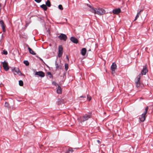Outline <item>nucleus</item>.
Masks as SVG:
<instances>
[{
    "instance_id": "1",
    "label": "nucleus",
    "mask_w": 153,
    "mask_h": 153,
    "mask_svg": "<svg viewBox=\"0 0 153 153\" xmlns=\"http://www.w3.org/2000/svg\"><path fill=\"white\" fill-rule=\"evenodd\" d=\"M91 11L92 12L99 15H102L105 13L104 10L102 8H99L98 9L96 8H92Z\"/></svg>"
},
{
    "instance_id": "2",
    "label": "nucleus",
    "mask_w": 153,
    "mask_h": 153,
    "mask_svg": "<svg viewBox=\"0 0 153 153\" xmlns=\"http://www.w3.org/2000/svg\"><path fill=\"white\" fill-rule=\"evenodd\" d=\"M148 109L149 107L147 106L146 108L145 111H144L143 113L139 117V119L141 122H143L145 120L146 117V115L147 113Z\"/></svg>"
},
{
    "instance_id": "3",
    "label": "nucleus",
    "mask_w": 153,
    "mask_h": 153,
    "mask_svg": "<svg viewBox=\"0 0 153 153\" xmlns=\"http://www.w3.org/2000/svg\"><path fill=\"white\" fill-rule=\"evenodd\" d=\"M140 78L141 75H140L137 76L136 79V84L137 87V88L141 87L143 85L140 82Z\"/></svg>"
},
{
    "instance_id": "4",
    "label": "nucleus",
    "mask_w": 153,
    "mask_h": 153,
    "mask_svg": "<svg viewBox=\"0 0 153 153\" xmlns=\"http://www.w3.org/2000/svg\"><path fill=\"white\" fill-rule=\"evenodd\" d=\"M12 72L14 73V74H16L15 73H16L17 74H18L19 76L22 75H24L22 74L21 72L19 70V68H13L12 69Z\"/></svg>"
},
{
    "instance_id": "5",
    "label": "nucleus",
    "mask_w": 153,
    "mask_h": 153,
    "mask_svg": "<svg viewBox=\"0 0 153 153\" xmlns=\"http://www.w3.org/2000/svg\"><path fill=\"white\" fill-rule=\"evenodd\" d=\"M91 114H85L83 116L82 118L81 119L82 122H84L88 120L89 118L91 117Z\"/></svg>"
},
{
    "instance_id": "6",
    "label": "nucleus",
    "mask_w": 153,
    "mask_h": 153,
    "mask_svg": "<svg viewBox=\"0 0 153 153\" xmlns=\"http://www.w3.org/2000/svg\"><path fill=\"white\" fill-rule=\"evenodd\" d=\"M58 38L61 40H63L65 41L67 39L66 35L63 33H61L58 37Z\"/></svg>"
},
{
    "instance_id": "7",
    "label": "nucleus",
    "mask_w": 153,
    "mask_h": 153,
    "mask_svg": "<svg viewBox=\"0 0 153 153\" xmlns=\"http://www.w3.org/2000/svg\"><path fill=\"white\" fill-rule=\"evenodd\" d=\"M59 53L58 56L59 57L62 56L63 53V48L62 45H59L58 47Z\"/></svg>"
},
{
    "instance_id": "8",
    "label": "nucleus",
    "mask_w": 153,
    "mask_h": 153,
    "mask_svg": "<svg viewBox=\"0 0 153 153\" xmlns=\"http://www.w3.org/2000/svg\"><path fill=\"white\" fill-rule=\"evenodd\" d=\"M2 63H3V67L4 68V69L6 71H8L9 69V67L7 63L4 61L2 62Z\"/></svg>"
},
{
    "instance_id": "9",
    "label": "nucleus",
    "mask_w": 153,
    "mask_h": 153,
    "mask_svg": "<svg viewBox=\"0 0 153 153\" xmlns=\"http://www.w3.org/2000/svg\"><path fill=\"white\" fill-rule=\"evenodd\" d=\"M35 75H38L41 77H44L45 76V73L42 71L36 72Z\"/></svg>"
},
{
    "instance_id": "10",
    "label": "nucleus",
    "mask_w": 153,
    "mask_h": 153,
    "mask_svg": "<svg viewBox=\"0 0 153 153\" xmlns=\"http://www.w3.org/2000/svg\"><path fill=\"white\" fill-rule=\"evenodd\" d=\"M117 68V65L114 63H113L111 66V69L112 71V73L113 74L115 73V70Z\"/></svg>"
},
{
    "instance_id": "11",
    "label": "nucleus",
    "mask_w": 153,
    "mask_h": 153,
    "mask_svg": "<svg viewBox=\"0 0 153 153\" xmlns=\"http://www.w3.org/2000/svg\"><path fill=\"white\" fill-rule=\"evenodd\" d=\"M0 24L1 26L2 27L3 32H5L6 31L5 30V25H4V22L3 20H1L0 21Z\"/></svg>"
},
{
    "instance_id": "12",
    "label": "nucleus",
    "mask_w": 153,
    "mask_h": 153,
    "mask_svg": "<svg viewBox=\"0 0 153 153\" xmlns=\"http://www.w3.org/2000/svg\"><path fill=\"white\" fill-rule=\"evenodd\" d=\"M148 72V70L146 68H144L141 71V74H140L139 75H141V77L143 75H145Z\"/></svg>"
},
{
    "instance_id": "13",
    "label": "nucleus",
    "mask_w": 153,
    "mask_h": 153,
    "mask_svg": "<svg viewBox=\"0 0 153 153\" xmlns=\"http://www.w3.org/2000/svg\"><path fill=\"white\" fill-rule=\"evenodd\" d=\"M70 40L72 42L75 44L77 43L78 42V40L76 38L73 36L71 37Z\"/></svg>"
},
{
    "instance_id": "14",
    "label": "nucleus",
    "mask_w": 153,
    "mask_h": 153,
    "mask_svg": "<svg viewBox=\"0 0 153 153\" xmlns=\"http://www.w3.org/2000/svg\"><path fill=\"white\" fill-rule=\"evenodd\" d=\"M121 12V10L120 8H118L117 9H114L113 10V13L115 14H117Z\"/></svg>"
},
{
    "instance_id": "15",
    "label": "nucleus",
    "mask_w": 153,
    "mask_h": 153,
    "mask_svg": "<svg viewBox=\"0 0 153 153\" xmlns=\"http://www.w3.org/2000/svg\"><path fill=\"white\" fill-rule=\"evenodd\" d=\"M86 52V50L85 48H82L81 51V53L82 56L85 55Z\"/></svg>"
},
{
    "instance_id": "16",
    "label": "nucleus",
    "mask_w": 153,
    "mask_h": 153,
    "mask_svg": "<svg viewBox=\"0 0 153 153\" xmlns=\"http://www.w3.org/2000/svg\"><path fill=\"white\" fill-rule=\"evenodd\" d=\"M56 92L58 94H61L62 93L61 88L59 86H58V88L56 90Z\"/></svg>"
},
{
    "instance_id": "17",
    "label": "nucleus",
    "mask_w": 153,
    "mask_h": 153,
    "mask_svg": "<svg viewBox=\"0 0 153 153\" xmlns=\"http://www.w3.org/2000/svg\"><path fill=\"white\" fill-rule=\"evenodd\" d=\"M64 103V101L63 100L59 99L57 102V104L58 105H61Z\"/></svg>"
},
{
    "instance_id": "18",
    "label": "nucleus",
    "mask_w": 153,
    "mask_h": 153,
    "mask_svg": "<svg viewBox=\"0 0 153 153\" xmlns=\"http://www.w3.org/2000/svg\"><path fill=\"white\" fill-rule=\"evenodd\" d=\"M28 51L32 55H35L36 54V53L30 48H29Z\"/></svg>"
},
{
    "instance_id": "19",
    "label": "nucleus",
    "mask_w": 153,
    "mask_h": 153,
    "mask_svg": "<svg viewBox=\"0 0 153 153\" xmlns=\"http://www.w3.org/2000/svg\"><path fill=\"white\" fill-rule=\"evenodd\" d=\"M40 7L42 8L44 10H46L48 8L45 4H43L40 6Z\"/></svg>"
},
{
    "instance_id": "20",
    "label": "nucleus",
    "mask_w": 153,
    "mask_h": 153,
    "mask_svg": "<svg viewBox=\"0 0 153 153\" xmlns=\"http://www.w3.org/2000/svg\"><path fill=\"white\" fill-rule=\"evenodd\" d=\"M46 6H47L48 7H49L51 6V4L50 2L48 0L46 2Z\"/></svg>"
},
{
    "instance_id": "21",
    "label": "nucleus",
    "mask_w": 153,
    "mask_h": 153,
    "mask_svg": "<svg viewBox=\"0 0 153 153\" xmlns=\"http://www.w3.org/2000/svg\"><path fill=\"white\" fill-rule=\"evenodd\" d=\"M47 76H48L50 78H52L53 77V75L51 74V73L50 72H48L47 73Z\"/></svg>"
},
{
    "instance_id": "22",
    "label": "nucleus",
    "mask_w": 153,
    "mask_h": 153,
    "mask_svg": "<svg viewBox=\"0 0 153 153\" xmlns=\"http://www.w3.org/2000/svg\"><path fill=\"white\" fill-rule=\"evenodd\" d=\"M23 63L27 66L29 65V63L28 61L27 60H24L23 61Z\"/></svg>"
},
{
    "instance_id": "23",
    "label": "nucleus",
    "mask_w": 153,
    "mask_h": 153,
    "mask_svg": "<svg viewBox=\"0 0 153 153\" xmlns=\"http://www.w3.org/2000/svg\"><path fill=\"white\" fill-rule=\"evenodd\" d=\"M65 69L66 71H67L68 69V65L67 63L65 64Z\"/></svg>"
},
{
    "instance_id": "24",
    "label": "nucleus",
    "mask_w": 153,
    "mask_h": 153,
    "mask_svg": "<svg viewBox=\"0 0 153 153\" xmlns=\"http://www.w3.org/2000/svg\"><path fill=\"white\" fill-rule=\"evenodd\" d=\"M91 99V97L89 95H87V100L89 101H90Z\"/></svg>"
},
{
    "instance_id": "25",
    "label": "nucleus",
    "mask_w": 153,
    "mask_h": 153,
    "mask_svg": "<svg viewBox=\"0 0 153 153\" xmlns=\"http://www.w3.org/2000/svg\"><path fill=\"white\" fill-rule=\"evenodd\" d=\"M19 85L20 86H22L23 85V82L21 80H19Z\"/></svg>"
},
{
    "instance_id": "26",
    "label": "nucleus",
    "mask_w": 153,
    "mask_h": 153,
    "mask_svg": "<svg viewBox=\"0 0 153 153\" xmlns=\"http://www.w3.org/2000/svg\"><path fill=\"white\" fill-rule=\"evenodd\" d=\"M36 57L39 58V59L42 62L44 63L45 64V62H44L43 60H42V59H41V58L38 56H36Z\"/></svg>"
},
{
    "instance_id": "27",
    "label": "nucleus",
    "mask_w": 153,
    "mask_h": 153,
    "mask_svg": "<svg viewBox=\"0 0 153 153\" xmlns=\"http://www.w3.org/2000/svg\"><path fill=\"white\" fill-rule=\"evenodd\" d=\"M70 148L68 147L66 148V151L65 152V153H70Z\"/></svg>"
},
{
    "instance_id": "28",
    "label": "nucleus",
    "mask_w": 153,
    "mask_h": 153,
    "mask_svg": "<svg viewBox=\"0 0 153 153\" xmlns=\"http://www.w3.org/2000/svg\"><path fill=\"white\" fill-rule=\"evenodd\" d=\"M55 65L56 66V70H57L58 68H59V65H58V64L56 62V61L55 63Z\"/></svg>"
},
{
    "instance_id": "29",
    "label": "nucleus",
    "mask_w": 153,
    "mask_h": 153,
    "mask_svg": "<svg viewBox=\"0 0 153 153\" xmlns=\"http://www.w3.org/2000/svg\"><path fill=\"white\" fill-rule=\"evenodd\" d=\"M87 6L89 7L90 8V11L91 12V9L93 8V9H95V8H94L93 7H92L90 5L88 4H87Z\"/></svg>"
},
{
    "instance_id": "30",
    "label": "nucleus",
    "mask_w": 153,
    "mask_h": 153,
    "mask_svg": "<svg viewBox=\"0 0 153 153\" xmlns=\"http://www.w3.org/2000/svg\"><path fill=\"white\" fill-rule=\"evenodd\" d=\"M58 8H59L61 10H63V8L62 5L60 4L58 6Z\"/></svg>"
},
{
    "instance_id": "31",
    "label": "nucleus",
    "mask_w": 153,
    "mask_h": 153,
    "mask_svg": "<svg viewBox=\"0 0 153 153\" xmlns=\"http://www.w3.org/2000/svg\"><path fill=\"white\" fill-rule=\"evenodd\" d=\"M139 14H137L136 17H135V19L134 20V21H136L137 19L139 17Z\"/></svg>"
},
{
    "instance_id": "32",
    "label": "nucleus",
    "mask_w": 153,
    "mask_h": 153,
    "mask_svg": "<svg viewBox=\"0 0 153 153\" xmlns=\"http://www.w3.org/2000/svg\"><path fill=\"white\" fill-rule=\"evenodd\" d=\"M3 54L4 55H7V52L5 50H4L3 51Z\"/></svg>"
},
{
    "instance_id": "33",
    "label": "nucleus",
    "mask_w": 153,
    "mask_h": 153,
    "mask_svg": "<svg viewBox=\"0 0 153 153\" xmlns=\"http://www.w3.org/2000/svg\"><path fill=\"white\" fill-rule=\"evenodd\" d=\"M8 106V102H6L4 103V106L6 107H7Z\"/></svg>"
},
{
    "instance_id": "34",
    "label": "nucleus",
    "mask_w": 153,
    "mask_h": 153,
    "mask_svg": "<svg viewBox=\"0 0 153 153\" xmlns=\"http://www.w3.org/2000/svg\"><path fill=\"white\" fill-rule=\"evenodd\" d=\"M73 151L74 150L73 149L71 148H70V153H72Z\"/></svg>"
},
{
    "instance_id": "35",
    "label": "nucleus",
    "mask_w": 153,
    "mask_h": 153,
    "mask_svg": "<svg viewBox=\"0 0 153 153\" xmlns=\"http://www.w3.org/2000/svg\"><path fill=\"white\" fill-rule=\"evenodd\" d=\"M42 0H34V1L37 3H39Z\"/></svg>"
},
{
    "instance_id": "36",
    "label": "nucleus",
    "mask_w": 153,
    "mask_h": 153,
    "mask_svg": "<svg viewBox=\"0 0 153 153\" xmlns=\"http://www.w3.org/2000/svg\"><path fill=\"white\" fill-rule=\"evenodd\" d=\"M86 96H81L80 97V98H86Z\"/></svg>"
},
{
    "instance_id": "37",
    "label": "nucleus",
    "mask_w": 153,
    "mask_h": 153,
    "mask_svg": "<svg viewBox=\"0 0 153 153\" xmlns=\"http://www.w3.org/2000/svg\"><path fill=\"white\" fill-rule=\"evenodd\" d=\"M143 11V10H140L139 12L138 13H137L138 14L140 15V13H141V12Z\"/></svg>"
},
{
    "instance_id": "38",
    "label": "nucleus",
    "mask_w": 153,
    "mask_h": 153,
    "mask_svg": "<svg viewBox=\"0 0 153 153\" xmlns=\"http://www.w3.org/2000/svg\"><path fill=\"white\" fill-rule=\"evenodd\" d=\"M66 58L68 60V61L69 60V59L68 56L67 55L66 56Z\"/></svg>"
},
{
    "instance_id": "39",
    "label": "nucleus",
    "mask_w": 153,
    "mask_h": 153,
    "mask_svg": "<svg viewBox=\"0 0 153 153\" xmlns=\"http://www.w3.org/2000/svg\"><path fill=\"white\" fill-rule=\"evenodd\" d=\"M26 47H27L28 49V50H29V48H30L29 47V45H27H27H26Z\"/></svg>"
},
{
    "instance_id": "40",
    "label": "nucleus",
    "mask_w": 153,
    "mask_h": 153,
    "mask_svg": "<svg viewBox=\"0 0 153 153\" xmlns=\"http://www.w3.org/2000/svg\"><path fill=\"white\" fill-rule=\"evenodd\" d=\"M59 68L60 69H61V68H62V66L61 65H59Z\"/></svg>"
},
{
    "instance_id": "41",
    "label": "nucleus",
    "mask_w": 153,
    "mask_h": 153,
    "mask_svg": "<svg viewBox=\"0 0 153 153\" xmlns=\"http://www.w3.org/2000/svg\"><path fill=\"white\" fill-rule=\"evenodd\" d=\"M97 141L99 143H100V141L99 140H97Z\"/></svg>"
},
{
    "instance_id": "42",
    "label": "nucleus",
    "mask_w": 153,
    "mask_h": 153,
    "mask_svg": "<svg viewBox=\"0 0 153 153\" xmlns=\"http://www.w3.org/2000/svg\"><path fill=\"white\" fill-rule=\"evenodd\" d=\"M45 64L46 65L47 67H48V68L49 67V66L47 65L46 64Z\"/></svg>"
},
{
    "instance_id": "43",
    "label": "nucleus",
    "mask_w": 153,
    "mask_h": 153,
    "mask_svg": "<svg viewBox=\"0 0 153 153\" xmlns=\"http://www.w3.org/2000/svg\"><path fill=\"white\" fill-rule=\"evenodd\" d=\"M104 65H105V62L104 63Z\"/></svg>"
},
{
    "instance_id": "44",
    "label": "nucleus",
    "mask_w": 153,
    "mask_h": 153,
    "mask_svg": "<svg viewBox=\"0 0 153 153\" xmlns=\"http://www.w3.org/2000/svg\"><path fill=\"white\" fill-rule=\"evenodd\" d=\"M104 114H105V112H104Z\"/></svg>"
}]
</instances>
